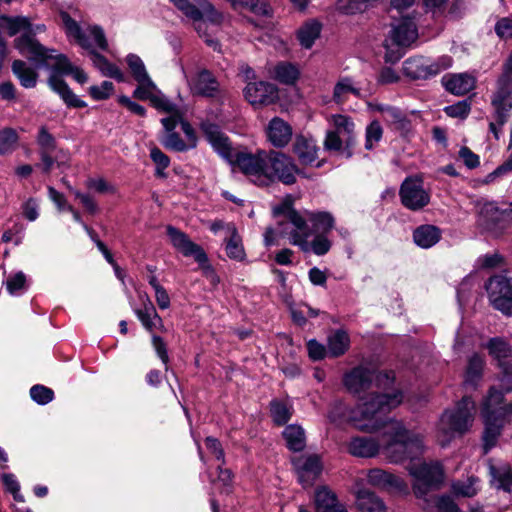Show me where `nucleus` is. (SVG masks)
<instances>
[{"instance_id": "1", "label": "nucleus", "mask_w": 512, "mask_h": 512, "mask_svg": "<svg viewBox=\"0 0 512 512\" xmlns=\"http://www.w3.org/2000/svg\"><path fill=\"white\" fill-rule=\"evenodd\" d=\"M200 130L214 151L233 167L247 176H256L259 181L263 178L267 166L268 151L258 150L255 154L245 151H234L229 137L220 127L208 120L200 123Z\"/></svg>"}, {"instance_id": "2", "label": "nucleus", "mask_w": 512, "mask_h": 512, "mask_svg": "<svg viewBox=\"0 0 512 512\" xmlns=\"http://www.w3.org/2000/svg\"><path fill=\"white\" fill-rule=\"evenodd\" d=\"M495 122L489 123V131L499 139L501 127L504 126L512 111V51L502 65V72L496 80L495 91L491 95Z\"/></svg>"}, {"instance_id": "3", "label": "nucleus", "mask_w": 512, "mask_h": 512, "mask_svg": "<svg viewBox=\"0 0 512 512\" xmlns=\"http://www.w3.org/2000/svg\"><path fill=\"white\" fill-rule=\"evenodd\" d=\"M5 23V28L10 37L23 31L22 35L14 40V47L21 53H30L31 58L38 67H49L47 63L49 49L42 45L35 37L32 24L23 16L2 15L0 18Z\"/></svg>"}, {"instance_id": "4", "label": "nucleus", "mask_w": 512, "mask_h": 512, "mask_svg": "<svg viewBox=\"0 0 512 512\" xmlns=\"http://www.w3.org/2000/svg\"><path fill=\"white\" fill-rule=\"evenodd\" d=\"M403 394L400 390L393 393H374L359 407V413L363 420L369 424L362 426V429L379 431L391 420L388 414L392 409L402 403Z\"/></svg>"}, {"instance_id": "5", "label": "nucleus", "mask_w": 512, "mask_h": 512, "mask_svg": "<svg viewBox=\"0 0 512 512\" xmlns=\"http://www.w3.org/2000/svg\"><path fill=\"white\" fill-rule=\"evenodd\" d=\"M385 449L392 462L402 463L422 456L424 445L420 435L411 432L401 423H396L389 433Z\"/></svg>"}, {"instance_id": "6", "label": "nucleus", "mask_w": 512, "mask_h": 512, "mask_svg": "<svg viewBox=\"0 0 512 512\" xmlns=\"http://www.w3.org/2000/svg\"><path fill=\"white\" fill-rule=\"evenodd\" d=\"M49 52H55V49H49V59L55 60V64L51 67L52 73L48 77L47 83L50 89L59 95L67 108L82 109L87 107V103L80 99L69 87L67 82L62 78L64 75H70L74 65L65 54L50 55Z\"/></svg>"}, {"instance_id": "7", "label": "nucleus", "mask_w": 512, "mask_h": 512, "mask_svg": "<svg viewBox=\"0 0 512 512\" xmlns=\"http://www.w3.org/2000/svg\"><path fill=\"white\" fill-rule=\"evenodd\" d=\"M480 416L484 425L482 432V450L489 453L498 442L509 417L512 416V403L496 406H481Z\"/></svg>"}, {"instance_id": "8", "label": "nucleus", "mask_w": 512, "mask_h": 512, "mask_svg": "<svg viewBox=\"0 0 512 512\" xmlns=\"http://www.w3.org/2000/svg\"><path fill=\"white\" fill-rule=\"evenodd\" d=\"M299 172L292 157L280 151L269 150L267 166L259 186H269L276 182L291 186L297 181L295 173Z\"/></svg>"}, {"instance_id": "9", "label": "nucleus", "mask_w": 512, "mask_h": 512, "mask_svg": "<svg viewBox=\"0 0 512 512\" xmlns=\"http://www.w3.org/2000/svg\"><path fill=\"white\" fill-rule=\"evenodd\" d=\"M409 473L415 480L412 489L418 499H423L428 493L441 489L444 484L445 471L438 461L414 465L409 469Z\"/></svg>"}, {"instance_id": "10", "label": "nucleus", "mask_w": 512, "mask_h": 512, "mask_svg": "<svg viewBox=\"0 0 512 512\" xmlns=\"http://www.w3.org/2000/svg\"><path fill=\"white\" fill-rule=\"evenodd\" d=\"M453 59L443 55L432 61L424 56L409 57L403 62V74L410 80H429L452 66Z\"/></svg>"}, {"instance_id": "11", "label": "nucleus", "mask_w": 512, "mask_h": 512, "mask_svg": "<svg viewBox=\"0 0 512 512\" xmlns=\"http://www.w3.org/2000/svg\"><path fill=\"white\" fill-rule=\"evenodd\" d=\"M166 231L172 245L179 250L183 256H192L199 264L202 274L206 279L216 272L214 267L209 263L208 255L205 250L200 245L191 241L187 234L172 225H168Z\"/></svg>"}, {"instance_id": "12", "label": "nucleus", "mask_w": 512, "mask_h": 512, "mask_svg": "<svg viewBox=\"0 0 512 512\" xmlns=\"http://www.w3.org/2000/svg\"><path fill=\"white\" fill-rule=\"evenodd\" d=\"M166 231L172 245L179 250L183 256H192L199 264L202 274L206 279L216 272L214 267L209 263L208 255L205 250L200 245L191 241L187 234L172 225H168Z\"/></svg>"}, {"instance_id": "13", "label": "nucleus", "mask_w": 512, "mask_h": 512, "mask_svg": "<svg viewBox=\"0 0 512 512\" xmlns=\"http://www.w3.org/2000/svg\"><path fill=\"white\" fill-rule=\"evenodd\" d=\"M489 301L495 310L503 315L512 316V276L495 274L485 282Z\"/></svg>"}, {"instance_id": "14", "label": "nucleus", "mask_w": 512, "mask_h": 512, "mask_svg": "<svg viewBox=\"0 0 512 512\" xmlns=\"http://www.w3.org/2000/svg\"><path fill=\"white\" fill-rule=\"evenodd\" d=\"M479 226L495 237L503 233L512 224V202L506 208H501L495 202H487L479 213Z\"/></svg>"}, {"instance_id": "15", "label": "nucleus", "mask_w": 512, "mask_h": 512, "mask_svg": "<svg viewBox=\"0 0 512 512\" xmlns=\"http://www.w3.org/2000/svg\"><path fill=\"white\" fill-rule=\"evenodd\" d=\"M399 197L401 204L410 211H421L429 203L431 195L423 187L421 178L408 176L400 185Z\"/></svg>"}, {"instance_id": "16", "label": "nucleus", "mask_w": 512, "mask_h": 512, "mask_svg": "<svg viewBox=\"0 0 512 512\" xmlns=\"http://www.w3.org/2000/svg\"><path fill=\"white\" fill-rule=\"evenodd\" d=\"M243 94L254 107L274 104L279 98L277 86L266 81L248 82Z\"/></svg>"}, {"instance_id": "17", "label": "nucleus", "mask_w": 512, "mask_h": 512, "mask_svg": "<svg viewBox=\"0 0 512 512\" xmlns=\"http://www.w3.org/2000/svg\"><path fill=\"white\" fill-rule=\"evenodd\" d=\"M344 387L351 393H360L369 389L373 382V370L358 365L345 372L342 379Z\"/></svg>"}, {"instance_id": "18", "label": "nucleus", "mask_w": 512, "mask_h": 512, "mask_svg": "<svg viewBox=\"0 0 512 512\" xmlns=\"http://www.w3.org/2000/svg\"><path fill=\"white\" fill-rule=\"evenodd\" d=\"M267 141L275 148L286 147L292 139L291 125L282 118L273 117L265 129Z\"/></svg>"}, {"instance_id": "19", "label": "nucleus", "mask_w": 512, "mask_h": 512, "mask_svg": "<svg viewBox=\"0 0 512 512\" xmlns=\"http://www.w3.org/2000/svg\"><path fill=\"white\" fill-rule=\"evenodd\" d=\"M293 464L296 468L298 482L305 489L312 487L323 471L321 458L317 454L309 455L302 465H298L295 461Z\"/></svg>"}, {"instance_id": "20", "label": "nucleus", "mask_w": 512, "mask_h": 512, "mask_svg": "<svg viewBox=\"0 0 512 512\" xmlns=\"http://www.w3.org/2000/svg\"><path fill=\"white\" fill-rule=\"evenodd\" d=\"M368 482L372 486L388 491L394 490L399 493H406L408 490V486L402 478L378 468L369 471Z\"/></svg>"}, {"instance_id": "21", "label": "nucleus", "mask_w": 512, "mask_h": 512, "mask_svg": "<svg viewBox=\"0 0 512 512\" xmlns=\"http://www.w3.org/2000/svg\"><path fill=\"white\" fill-rule=\"evenodd\" d=\"M469 397H463L456 409L448 416L447 425L450 431L463 435L469 431L473 416L468 408Z\"/></svg>"}, {"instance_id": "22", "label": "nucleus", "mask_w": 512, "mask_h": 512, "mask_svg": "<svg viewBox=\"0 0 512 512\" xmlns=\"http://www.w3.org/2000/svg\"><path fill=\"white\" fill-rule=\"evenodd\" d=\"M191 91L196 96L213 98L219 92V82L210 70L204 68L192 79Z\"/></svg>"}, {"instance_id": "23", "label": "nucleus", "mask_w": 512, "mask_h": 512, "mask_svg": "<svg viewBox=\"0 0 512 512\" xmlns=\"http://www.w3.org/2000/svg\"><path fill=\"white\" fill-rule=\"evenodd\" d=\"M416 37V25L414 20L408 16L403 17L390 31V39L394 46L408 47Z\"/></svg>"}, {"instance_id": "24", "label": "nucleus", "mask_w": 512, "mask_h": 512, "mask_svg": "<svg viewBox=\"0 0 512 512\" xmlns=\"http://www.w3.org/2000/svg\"><path fill=\"white\" fill-rule=\"evenodd\" d=\"M441 83L445 90L456 96H463L475 88V78L467 73L445 74Z\"/></svg>"}, {"instance_id": "25", "label": "nucleus", "mask_w": 512, "mask_h": 512, "mask_svg": "<svg viewBox=\"0 0 512 512\" xmlns=\"http://www.w3.org/2000/svg\"><path fill=\"white\" fill-rule=\"evenodd\" d=\"M292 151L297 156L299 163L307 166L317 159L318 147L312 137L297 134L292 145Z\"/></svg>"}, {"instance_id": "26", "label": "nucleus", "mask_w": 512, "mask_h": 512, "mask_svg": "<svg viewBox=\"0 0 512 512\" xmlns=\"http://www.w3.org/2000/svg\"><path fill=\"white\" fill-rule=\"evenodd\" d=\"M489 356L496 361L497 367L512 363V345L500 336L489 338L485 345Z\"/></svg>"}, {"instance_id": "27", "label": "nucleus", "mask_w": 512, "mask_h": 512, "mask_svg": "<svg viewBox=\"0 0 512 512\" xmlns=\"http://www.w3.org/2000/svg\"><path fill=\"white\" fill-rule=\"evenodd\" d=\"M412 238L418 247L429 249L442 239V229L433 224H421L413 230Z\"/></svg>"}, {"instance_id": "28", "label": "nucleus", "mask_w": 512, "mask_h": 512, "mask_svg": "<svg viewBox=\"0 0 512 512\" xmlns=\"http://www.w3.org/2000/svg\"><path fill=\"white\" fill-rule=\"evenodd\" d=\"M485 365L486 362L484 357L481 354L474 352L467 361V366L464 372V383L475 389L483 379Z\"/></svg>"}, {"instance_id": "29", "label": "nucleus", "mask_w": 512, "mask_h": 512, "mask_svg": "<svg viewBox=\"0 0 512 512\" xmlns=\"http://www.w3.org/2000/svg\"><path fill=\"white\" fill-rule=\"evenodd\" d=\"M378 110L384 114L385 121L401 135H405L411 130V120L400 108L386 105L379 106Z\"/></svg>"}, {"instance_id": "30", "label": "nucleus", "mask_w": 512, "mask_h": 512, "mask_svg": "<svg viewBox=\"0 0 512 512\" xmlns=\"http://www.w3.org/2000/svg\"><path fill=\"white\" fill-rule=\"evenodd\" d=\"M348 451L356 457L371 458L378 454L379 443L367 436L353 437L348 445Z\"/></svg>"}, {"instance_id": "31", "label": "nucleus", "mask_w": 512, "mask_h": 512, "mask_svg": "<svg viewBox=\"0 0 512 512\" xmlns=\"http://www.w3.org/2000/svg\"><path fill=\"white\" fill-rule=\"evenodd\" d=\"M322 23L317 19L305 21L296 31V39L305 49H311L321 35Z\"/></svg>"}, {"instance_id": "32", "label": "nucleus", "mask_w": 512, "mask_h": 512, "mask_svg": "<svg viewBox=\"0 0 512 512\" xmlns=\"http://www.w3.org/2000/svg\"><path fill=\"white\" fill-rule=\"evenodd\" d=\"M88 50L94 65L104 76L113 78L119 83L125 82V75L116 64L110 62L106 56L97 50L93 48Z\"/></svg>"}, {"instance_id": "33", "label": "nucleus", "mask_w": 512, "mask_h": 512, "mask_svg": "<svg viewBox=\"0 0 512 512\" xmlns=\"http://www.w3.org/2000/svg\"><path fill=\"white\" fill-rule=\"evenodd\" d=\"M356 500L357 508L361 512H386L383 500L367 488L357 491Z\"/></svg>"}, {"instance_id": "34", "label": "nucleus", "mask_w": 512, "mask_h": 512, "mask_svg": "<svg viewBox=\"0 0 512 512\" xmlns=\"http://www.w3.org/2000/svg\"><path fill=\"white\" fill-rule=\"evenodd\" d=\"M125 62L133 79L140 85H147L148 87L155 88V83L150 78L145 64L139 55L135 53H129L125 57Z\"/></svg>"}, {"instance_id": "35", "label": "nucleus", "mask_w": 512, "mask_h": 512, "mask_svg": "<svg viewBox=\"0 0 512 512\" xmlns=\"http://www.w3.org/2000/svg\"><path fill=\"white\" fill-rule=\"evenodd\" d=\"M11 69L22 87L26 89L36 87L39 74L34 68L29 67L25 61L20 59L14 60Z\"/></svg>"}, {"instance_id": "36", "label": "nucleus", "mask_w": 512, "mask_h": 512, "mask_svg": "<svg viewBox=\"0 0 512 512\" xmlns=\"http://www.w3.org/2000/svg\"><path fill=\"white\" fill-rule=\"evenodd\" d=\"M350 348V337L343 329L336 330L327 339L328 357L339 358Z\"/></svg>"}, {"instance_id": "37", "label": "nucleus", "mask_w": 512, "mask_h": 512, "mask_svg": "<svg viewBox=\"0 0 512 512\" xmlns=\"http://www.w3.org/2000/svg\"><path fill=\"white\" fill-rule=\"evenodd\" d=\"M294 409L285 401L278 398H273L269 402L270 417L277 427H282L288 424L293 416Z\"/></svg>"}, {"instance_id": "38", "label": "nucleus", "mask_w": 512, "mask_h": 512, "mask_svg": "<svg viewBox=\"0 0 512 512\" xmlns=\"http://www.w3.org/2000/svg\"><path fill=\"white\" fill-rule=\"evenodd\" d=\"M286 447L292 452H301L306 447L305 431L300 425H287L282 432Z\"/></svg>"}, {"instance_id": "39", "label": "nucleus", "mask_w": 512, "mask_h": 512, "mask_svg": "<svg viewBox=\"0 0 512 512\" xmlns=\"http://www.w3.org/2000/svg\"><path fill=\"white\" fill-rule=\"evenodd\" d=\"M342 505L337 495L327 486H321L315 491V510L316 512H330Z\"/></svg>"}, {"instance_id": "40", "label": "nucleus", "mask_w": 512, "mask_h": 512, "mask_svg": "<svg viewBox=\"0 0 512 512\" xmlns=\"http://www.w3.org/2000/svg\"><path fill=\"white\" fill-rule=\"evenodd\" d=\"M489 470L492 478L497 481L496 488L510 493L512 491V466L510 464L499 467L491 465Z\"/></svg>"}, {"instance_id": "41", "label": "nucleus", "mask_w": 512, "mask_h": 512, "mask_svg": "<svg viewBox=\"0 0 512 512\" xmlns=\"http://www.w3.org/2000/svg\"><path fill=\"white\" fill-rule=\"evenodd\" d=\"M376 0H337L336 10L343 15H355L366 12L374 6Z\"/></svg>"}, {"instance_id": "42", "label": "nucleus", "mask_w": 512, "mask_h": 512, "mask_svg": "<svg viewBox=\"0 0 512 512\" xmlns=\"http://www.w3.org/2000/svg\"><path fill=\"white\" fill-rule=\"evenodd\" d=\"M60 17L66 29L67 35L73 36L82 48L87 50L90 49L91 45L88 42L86 35L83 33L79 23L73 19L66 11H61Z\"/></svg>"}, {"instance_id": "43", "label": "nucleus", "mask_w": 512, "mask_h": 512, "mask_svg": "<svg viewBox=\"0 0 512 512\" xmlns=\"http://www.w3.org/2000/svg\"><path fill=\"white\" fill-rule=\"evenodd\" d=\"M135 314L148 332H153L156 327L154 320L159 321V326L163 327V319L159 316L156 308L149 299L148 304L145 305L144 309H136Z\"/></svg>"}, {"instance_id": "44", "label": "nucleus", "mask_w": 512, "mask_h": 512, "mask_svg": "<svg viewBox=\"0 0 512 512\" xmlns=\"http://www.w3.org/2000/svg\"><path fill=\"white\" fill-rule=\"evenodd\" d=\"M275 78L282 84L294 85L300 77L297 66L291 62H280L274 69Z\"/></svg>"}, {"instance_id": "45", "label": "nucleus", "mask_w": 512, "mask_h": 512, "mask_svg": "<svg viewBox=\"0 0 512 512\" xmlns=\"http://www.w3.org/2000/svg\"><path fill=\"white\" fill-rule=\"evenodd\" d=\"M225 251L232 260L242 262L246 259L242 238L236 228H233L230 237L226 240Z\"/></svg>"}, {"instance_id": "46", "label": "nucleus", "mask_w": 512, "mask_h": 512, "mask_svg": "<svg viewBox=\"0 0 512 512\" xmlns=\"http://www.w3.org/2000/svg\"><path fill=\"white\" fill-rule=\"evenodd\" d=\"M234 7L246 8L255 15L271 17L272 9L267 0H228Z\"/></svg>"}, {"instance_id": "47", "label": "nucleus", "mask_w": 512, "mask_h": 512, "mask_svg": "<svg viewBox=\"0 0 512 512\" xmlns=\"http://www.w3.org/2000/svg\"><path fill=\"white\" fill-rule=\"evenodd\" d=\"M309 221L317 233L328 234L335 226L333 215L327 211L310 213Z\"/></svg>"}, {"instance_id": "48", "label": "nucleus", "mask_w": 512, "mask_h": 512, "mask_svg": "<svg viewBox=\"0 0 512 512\" xmlns=\"http://www.w3.org/2000/svg\"><path fill=\"white\" fill-rule=\"evenodd\" d=\"M150 158L155 164L154 176L159 179L167 178V173L165 172V169H167L170 166V157L166 155L160 148L154 146L150 150Z\"/></svg>"}, {"instance_id": "49", "label": "nucleus", "mask_w": 512, "mask_h": 512, "mask_svg": "<svg viewBox=\"0 0 512 512\" xmlns=\"http://www.w3.org/2000/svg\"><path fill=\"white\" fill-rule=\"evenodd\" d=\"M36 143L39 148L38 152H54L58 146L55 136L50 133L46 125H41L38 128Z\"/></svg>"}, {"instance_id": "50", "label": "nucleus", "mask_w": 512, "mask_h": 512, "mask_svg": "<svg viewBox=\"0 0 512 512\" xmlns=\"http://www.w3.org/2000/svg\"><path fill=\"white\" fill-rule=\"evenodd\" d=\"M19 141V135L14 128L6 127L0 130V155L13 151Z\"/></svg>"}, {"instance_id": "51", "label": "nucleus", "mask_w": 512, "mask_h": 512, "mask_svg": "<svg viewBox=\"0 0 512 512\" xmlns=\"http://www.w3.org/2000/svg\"><path fill=\"white\" fill-rule=\"evenodd\" d=\"M197 7L202 13V19L204 18L212 24H221L223 21V15L220 13L215 6L209 0H195Z\"/></svg>"}, {"instance_id": "52", "label": "nucleus", "mask_w": 512, "mask_h": 512, "mask_svg": "<svg viewBox=\"0 0 512 512\" xmlns=\"http://www.w3.org/2000/svg\"><path fill=\"white\" fill-rule=\"evenodd\" d=\"M29 394L31 399L39 405H46L55 398L53 389L42 384L33 385L30 388Z\"/></svg>"}, {"instance_id": "53", "label": "nucleus", "mask_w": 512, "mask_h": 512, "mask_svg": "<svg viewBox=\"0 0 512 512\" xmlns=\"http://www.w3.org/2000/svg\"><path fill=\"white\" fill-rule=\"evenodd\" d=\"M383 137V128L378 120L371 121L365 129V149L373 150L374 143Z\"/></svg>"}, {"instance_id": "54", "label": "nucleus", "mask_w": 512, "mask_h": 512, "mask_svg": "<svg viewBox=\"0 0 512 512\" xmlns=\"http://www.w3.org/2000/svg\"><path fill=\"white\" fill-rule=\"evenodd\" d=\"M162 145L170 151L186 152L190 150L188 144L181 138L178 132L167 133L162 140Z\"/></svg>"}, {"instance_id": "55", "label": "nucleus", "mask_w": 512, "mask_h": 512, "mask_svg": "<svg viewBox=\"0 0 512 512\" xmlns=\"http://www.w3.org/2000/svg\"><path fill=\"white\" fill-rule=\"evenodd\" d=\"M443 111L445 114L451 118H460L465 119L468 117L471 111V103L465 99L462 101H458L455 104L446 106Z\"/></svg>"}, {"instance_id": "56", "label": "nucleus", "mask_w": 512, "mask_h": 512, "mask_svg": "<svg viewBox=\"0 0 512 512\" xmlns=\"http://www.w3.org/2000/svg\"><path fill=\"white\" fill-rule=\"evenodd\" d=\"M114 91V84L111 81H103L100 86L92 85L88 89L89 95L95 101H103L110 98Z\"/></svg>"}, {"instance_id": "57", "label": "nucleus", "mask_w": 512, "mask_h": 512, "mask_svg": "<svg viewBox=\"0 0 512 512\" xmlns=\"http://www.w3.org/2000/svg\"><path fill=\"white\" fill-rule=\"evenodd\" d=\"M170 2L186 17L193 21H201L202 13L199 11L198 7L189 0H170Z\"/></svg>"}, {"instance_id": "58", "label": "nucleus", "mask_w": 512, "mask_h": 512, "mask_svg": "<svg viewBox=\"0 0 512 512\" xmlns=\"http://www.w3.org/2000/svg\"><path fill=\"white\" fill-rule=\"evenodd\" d=\"M306 348L308 356L313 362L321 361L328 356L327 347L316 339H310L307 341Z\"/></svg>"}, {"instance_id": "59", "label": "nucleus", "mask_w": 512, "mask_h": 512, "mask_svg": "<svg viewBox=\"0 0 512 512\" xmlns=\"http://www.w3.org/2000/svg\"><path fill=\"white\" fill-rule=\"evenodd\" d=\"M151 105L162 112L169 113V114H177V116L181 113V111L178 109V107L170 102L166 96L164 95H155L151 97Z\"/></svg>"}, {"instance_id": "60", "label": "nucleus", "mask_w": 512, "mask_h": 512, "mask_svg": "<svg viewBox=\"0 0 512 512\" xmlns=\"http://www.w3.org/2000/svg\"><path fill=\"white\" fill-rule=\"evenodd\" d=\"M332 243L327 238V234L317 233L311 241V249L317 256L327 254L331 249Z\"/></svg>"}, {"instance_id": "61", "label": "nucleus", "mask_w": 512, "mask_h": 512, "mask_svg": "<svg viewBox=\"0 0 512 512\" xmlns=\"http://www.w3.org/2000/svg\"><path fill=\"white\" fill-rule=\"evenodd\" d=\"M205 446L207 450L214 455L215 459L220 462V464H225V452L222 447V444L218 438L213 436H207L204 439Z\"/></svg>"}, {"instance_id": "62", "label": "nucleus", "mask_w": 512, "mask_h": 512, "mask_svg": "<svg viewBox=\"0 0 512 512\" xmlns=\"http://www.w3.org/2000/svg\"><path fill=\"white\" fill-rule=\"evenodd\" d=\"M26 287V275L19 271L8 277L6 280V289L10 295H16L20 290Z\"/></svg>"}, {"instance_id": "63", "label": "nucleus", "mask_w": 512, "mask_h": 512, "mask_svg": "<svg viewBox=\"0 0 512 512\" xmlns=\"http://www.w3.org/2000/svg\"><path fill=\"white\" fill-rule=\"evenodd\" d=\"M494 31L501 40L512 39V18H499L495 23Z\"/></svg>"}, {"instance_id": "64", "label": "nucleus", "mask_w": 512, "mask_h": 512, "mask_svg": "<svg viewBox=\"0 0 512 512\" xmlns=\"http://www.w3.org/2000/svg\"><path fill=\"white\" fill-rule=\"evenodd\" d=\"M500 388L506 393L512 392V363L498 367Z\"/></svg>"}]
</instances>
